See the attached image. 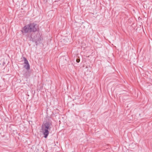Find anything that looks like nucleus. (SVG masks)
<instances>
[{
    "instance_id": "obj_1",
    "label": "nucleus",
    "mask_w": 152,
    "mask_h": 152,
    "mask_svg": "<svg viewBox=\"0 0 152 152\" xmlns=\"http://www.w3.org/2000/svg\"><path fill=\"white\" fill-rule=\"evenodd\" d=\"M39 31V29L37 25L34 23H30L25 25L21 30L23 35H25L27 33H30L31 34Z\"/></svg>"
},
{
    "instance_id": "obj_2",
    "label": "nucleus",
    "mask_w": 152,
    "mask_h": 152,
    "mask_svg": "<svg viewBox=\"0 0 152 152\" xmlns=\"http://www.w3.org/2000/svg\"><path fill=\"white\" fill-rule=\"evenodd\" d=\"M52 126L51 121L47 118L41 126L43 133H49Z\"/></svg>"
},
{
    "instance_id": "obj_3",
    "label": "nucleus",
    "mask_w": 152,
    "mask_h": 152,
    "mask_svg": "<svg viewBox=\"0 0 152 152\" xmlns=\"http://www.w3.org/2000/svg\"><path fill=\"white\" fill-rule=\"evenodd\" d=\"M42 35L40 32L39 31L33 34H31L30 35V40L35 43L37 45L38 44V42L43 39Z\"/></svg>"
},
{
    "instance_id": "obj_4",
    "label": "nucleus",
    "mask_w": 152,
    "mask_h": 152,
    "mask_svg": "<svg viewBox=\"0 0 152 152\" xmlns=\"http://www.w3.org/2000/svg\"><path fill=\"white\" fill-rule=\"evenodd\" d=\"M24 61V63L25 65H24V67L27 70L30 69V66L29 63L27 59L25 57H23Z\"/></svg>"
},
{
    "instance_id": "obj_5",
    "label": "nucleus",
    "mask_w": 152,
    "mask_h": 152,
    "mask_svg": "<svg viewBox=\"0 0 152 152\" xmlns=\"http://www.w3.org/2000/svg\"><path fill=\"white\" fill-rule=\"evenodd\" d=\"M26 78H28L30 76V72L28 71H27L23 75Z\"/></svg>"
},
{
    "instance_id": "obj_6",
    "label": "nucleus",
    "mask_w": 152,
    "mask_h": 152,
    "mask_svg": "<svg viewBox=\"0 0 152 152\" xmlns=\"http://www.w3.org/2000/svg\"><path fill=\"white\" fill-rule=\"evenodd\" d=\"M44 134V137L45 138H46L49 134Z\"/></svg>"
},
{
    "instance_id": "obj_7",
    "label": "nucleus",
    "mask_w": 152,
    "mask_h": 152,
    "mask_svg": "<svg viewBox=\"0 0 152 152\" xmlns=\"http://www.w3.org/2000/svg\"><path fill=\"white\" fill-rule=\"evenodd\" d=\"M80 60L79 58H77L76 59V61L77 63H79L80 62Z\"/></svg>"
},
{
    "instance_id": "obj_8",
    "label": "nucleus",
    "mask_w": 152,
    "mask_h": 152,
    "mask_svg": "<svg viewBox=\"0 0 152 152\" xmlns=\"http://www.w3.org/2000/svg\"><path fill=\"white\" fill-rule=\"evenodd\" d=\"M11 132H12H12H15L17 133L16 130L15 131L14 130H12Z\"/></svg>"
}]
</instances>
